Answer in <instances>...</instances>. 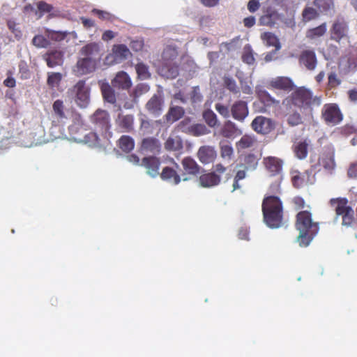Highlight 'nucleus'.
Wrapping results in <instances>:
<instances>
[{"instance_id":"obj_1","label":"nucleus","mask_w":357,"mask_h":357,"mask_svg":"<svg viewBox=\"0 0 357 357\" xmlns=\"http://www.w3.org/2000/svg\"><path fill=\"white\" fill-rule=\"evenodd\" d=\"M161 145L158 139L153 137L144 139L142 142L140 151L144 155H151L144 157L142 165L146 169V174L154 178L159 174V160L154 156L160 151Z\"/></svg>"},{"instance_id":"obj_2","label":"nucleus","mask_w":357,"mask_h":357,"mask_svg":"<svg viewBox=\"0 0 357 357\" xmlns=\"http://www.w3.org/2000/svg\"><path fill=\"white\" fill-rule=\"evenodd\" d=\"M296 229L299 231L296 241L300 246L307 247L319 232L318 223L312 222L311 213L307 211L297 214Z\"/></svg>"},{"instance_id":"obj_3","label":"nucleus","mask_w":357,"mask_h":357,"mask_svg":"<svg viewBox=\"0 0 357 357\" xmlns=\"http://www.w3.org/2000/svg\"><path fill=\"white\" fill-rule=\"evenodd\" d=\"M264 221L271 229H277L283 225L282 206L278 197L270 196L262 203Z\"/></svg>"},{"instance_id":"obj_4","label":"nucleus","mask_w":357,"mask_h":357,"mask_svg":"<svg viewBox=\"0 0 357 357\" xmlns=\"http://www.w3.org/2000/svg\"><path fill=\"white\" fill-rule=\"evenodd\" d=\"M292 102L295 106L303 110L306 117L310 118L312 107L321 105V96H314L310 89L300 87L293 93Z\"/></svg>"},{"instance_id":"obj_5","label":"nucleus","mask_w":357,"mask_h":357,"mask_svg":"<svg viewBox=\"0 0 357 357\" xmlns=\"http://www.w3.org/2000/svg\"><path fill=\"white\" fill-rule=\"evenodd\" d=\"M68 96L80 108H86L90 103V88L84 80H79L68 90Z\"/></svg>"},{"instance_id":"obj_6","label":"nucleus","mask_w":357,"mask_h":357,"mask_svg":"<svg viewBox=\"0 0 357 357\" xmlns=\"http://www.w3.org/2000/svg\"><path fill=\"white\" fill-rule=\"evenodd\" d=\"M347 201L345 199H332L331 204L335 208L336 215L342 216V225L350 227L354 220V211L349 206H347Z\"/></svg>"},{"instance_id":"obj_7","label":"nucleus","mask_w":357,"mask_h":357,"mask_svg":"<svg viewBox=\"0 0 357 357\" xmlns=\"http://www.w3.org/2000/svg\"><path fill=\"white\" fill-rule=\"evenodd\" d=\"M165 100L160 93L154 94L146 103L145 110L152 117H158L164 110Z\"/></svg>"},{"instance_id":"obj_8","label":"nucleus","mask_w":357,"mask_h":357,"mask_svg":"<svg viewBox=\"0 0 357 357\" xmlns=\"http://www.w3.org/2000/svg\"><path fill=\"white\" fill-rule=\"evenodd\" d=\"M322 117L328 124L331 125H335L342 120V115L335 104H328L323 107Z\"/></svg>"},{"instance_id":"obj_9","label":"nucleus","mask_w":357,"mask_h":357,"mask_svg":"<svg viewBox=\"0 0 357 357\" xmlns=\"http://www.w3.org/2000/svg\"><path fill=\"white\" fill-rule=\"evenodd\" d=\"M251 127L256 132L266 135L274 129L275 123L269 118L258 116L252 121Z\"/></svg>"},{"instance_id":"obj_10","label":"nucleus","mask_w":357,"mask_h":357,"mask_svg":"<svg viewBox=\"0 0 357 357\" xmlns=\"http://www.w3.org/2000/svg\"><path fill=\"white\" fill-rule=\"evenodd\" d=\"M98 63L91 59L81 56L74 66L73 72L77 76L86 75L96 70Z\"/></svg>"},{"instance_id":"obj_11","label":"nucleus","mask_w":357,"mask_h":357,"mask_svg":"<svg viewBox=\"0 0 357 357\" xmlns=\"http://www.w3.org/2000/svg\"><path fill=\"white\" fill-rule=\"evenodd\" d=\"M91 122L94 124L95 128L99 131H105L109 126V115L102 109H98L91 117Z\"/></svg>"},{"instance_id":"obj_12","label":"nucleus","mask_w":357,"mask_h":357,"mask_svg":"<svg viewBox=\"0 0 357 357\" xmlns=\"http://www.w3.org/2000/svg\"><path fill=\"white\" fill-rule=\"evenodd\" d=\"M100 45L96 43H90L83 46L79 50L81 56L93 59L98 62L101 56Z\"/></svg>"},{"instance_id":"obj_13","label":"nucleus","mask_w":357,"mask_h":357,"mask_svg":"<svg viewBox=\"0 0 357 357\" xmlns=\"http://www.w3.org/2000/svg\"><path fill=\"white\" fill-rule=\"evenodd\" d=\"M130 54L129 49L125 45H114L112 54L106 57L109 63H120L122 60L127 59Z\"/></svg>"},{"instance_id":"obj_14","label":"nucleus","mask_w":357,"mask_h":357,"mask_svg":"<svg viewBox=\"0 0 357 357\" xmlns=\"http://www.w3.org/2000/svg\"><path fill=\"white\" fill-rule=\"evenodd\" d=\"M197 157L202 164H209L216 158L217 152L214 146L204 145L198 149Z\"/></svg>"},{"instance_id":"obj_15","label":"nucleus","mask_w":357,"mask_h":357,"mask_svg":"<svg viewBox=\"0 0 357 357\" xmlns=\"http://www.w3.org/2000/svg\"><path fill=\"white\" fill-rule=\"evenodd\" d=\"M101 91L104 100L114 106L116 111H120L121 109V103L116 100V96L113 86L107 83H103L101 85Z\"/></svg>"},{"instance_id":"obj_16","label":"nucleus","mask_w":357,"mask_h":357,"mask_svg":"<svg viewBox=\"0 0 357 357\" xmlns=\"http://www.w3.org/2000/svg\"><path fill=\"white\" fill-rule=\"evenodd\" d=\"M248 113V107L245 101H236L231 107V116L238 121L243 122Z\"/></svg>"},{"instance_id":"obj_17","label":"nucleus","mask_w":357,"mask_h":357,"mask_svg":"<svg viewBox=\"0 0 357 357\" xmlns=\"http://www.w3.org/2000/svg\"><path fill=\"white\" fill-rule=\"evenodd\" d=\"M185 111L183 107L170 105L167 112L163 116L162 120V125H169L180 119L184 115Z\"/></svg>"},{"instance_id":"obj_18","label":"nucleus","mask_w":357,"mask_h":357,"mask_svg":"<svg viewBox=\"0 0 357 357\" xmlns=\"http://www.w3.org/2000/svg\"><path fill=\"white\" fill-rule=\"evenodd\" d=\"M243 133L242 130L230 120H227L219 131V134L225 138L233 139Z\"/></svg>"},{"instance_id":"obj_19","label":"nucleus","mask_w":357,"mask_h":357,"mask_svg":"<svg viewBox=\"0 0 357 357\" xmlns=\"http://www.w3.org/2000/svg\"><path fill=\"white\" fill-rule=\"evenodd\" d=\"M112 84L115 88L128 89L131 86L132 82L126 73L121 71L116 75L112 81Z\"/></svg>"},{"instance_id":"obj_20","label":"nucleus","mask_w":357,"mask_h":357,"mask_svg":"<svg viewBox=\"0 0 357 357\" xmlns=\"http://www.w3.org/2000/svg\"><path fill=\"white\" fill-rule=\"evenodd\" d=\"M47 65L50 68L61 66L63 62V54L61 51L52 50L44 55Z\"/></svg>"},{"instance_id":"obj_21","label":"nucleus","mask_w":357,"mask_h":357,"mask_svg":"<svg viewBox=\"0 0 357 357\" xmlns=\"http://www.w3.org/2000/svg\"><path fill=\"white\" fill-rule=\"evenodd\" d=\"M264 163L267 170L272 175L280 174L282 169V161L273 156H269L264 159Z\"/></svg>"},{"instance_id":"obj_22","label":"nucleus","mask_w":357,"mask_h":357,"mask_svg":"<svg viewBox=\"0 0 357 357\" xmlns=\"http://www.w3.org/2000/svg\"><path fill=\"white\" fill-rule=\"evenodd\" d=\"M149 86L146 84H139L137 85L131 94L132 102H126L123 107L126 109H131L134 107V103H137L139 98L149 91Z\"/></svg>"},{"instance_id":"obj_23","label":"nucleus","mask_w":357,"mask_h":357,"mask_svg":"<svg viewBox=\"0 0 357 357\" xmlns=\"http://www.w3.org/2000/svg\"><path fill=\"white\" fill-rule=\"evenodd\" d=\"M199 182V185L202 187L211 188L220 183V177L215 172L205 174L200 176Z\"/></svg>"},{"instance_id":"obj_24","label":"nucleus","mask_w":357,"mask_h":357,"mask_svg":"<svg viewBox=\"0 0 357 357\" xmlns=\"http://www.w3.org/2000/svg\"><path fill=\"white\" fill-rule=\"evenodd\" d=\"M300 61L301 63L310 70H314L317 65L315 53L312 50L303 52L301 55Z\"/></svg>"},{"instance_id":"obj_25","label":"nucleus","mask_w":357,"mask_h":357,"mask_svg":"<svg viewBox=\"0 0 357 357\" xmlns=\"http://www.w3.org/2000/svg\"><path fill=\"white\" fill-rule=\"evenodd\" d=\"M165 147L168 151H180L183 147V141L179 136L171 134L165 144Z\"/></svg>"},{"instance_id":"obj_26","label":"nucleus","mask_w":357,"mask_h":357,"mask_svg":"<svg viewBox=\"0 0 357 357\" xmlns=\"http://www.w3.org/2000/svg\"><path fill=\"white\" fill-rule=\"evenodd\" d=\"M160 177L162 180L173 185H177L181 181V176L176 173V172L169 167H166L162 169V173L160 174Z\"/></svg>"},{"instance_id":"obj_27","label":"nucleus","mask_w":357,"mask_h":357,"mask_svg":"<svg viewBox=\"0 0 357 357\" xmlns=\"http://www.w3.org/2000/svg\"><path fill=\"white\" fill-rule=\"evenodd\" d=\"M182 166L187 174L196 176L199 173V166L194 159L190 157H186L182 160Z\"/></svg>"},{"instance_id":"obj_28","label":"nucleus","mask_w":357,"mask_h":357,"mask_svg":"<svg viewBox=\"0 0 357 357\" xmlns=\"http://www.w3.org/2000/svg\"><path fill=\"white\" fill-rule=\"evenodd\" d=\"M347 33V26L344 22L337 21L333 26L331 38L333 40H339L346 36Z\"/></svg>"},{"instance_id":"obj_29","label":"nucleus","mask_w":357,"mask_h":357,"mask_svg":"<svg viewBox=\"0 0 357 357\" xmlns=\"http://www.w3.org/2000/svg\"><path fill=\"white\" fill-rule=\"evenodd\" d=\"M258 165V158L253 154L246 155L242 163L238 165L236 168H244L247 171H254Z\"/></svg>"},{"instance_id":"obj_30","label":"nucleus","mask_w":357,"mask_h":357,"mask_svg":"<svg viewBox=\"0 0 357 357\" xmlns=\"http://www.w3.org/2000/svg\"><path fill=\"white\" fill-rule=\"evenodd\" d=\"M257 144V139L253 135H245L236 144L238 149L252 148Z\"/></svg>"},{"instance_id":"obj_31","label":"nucleus","mask_w":357,"mask_h":357,"mask_svg":"<svg viewBox=\"0 0 357 357\" xmlns=\"http://www.w3.org/2000/svg\"><path fill=\"white\" fill-rule=\"evenodd\" d=\"M118 125L124 131L128 132L133 128V116L119 114L117 119Z\"/></svg>"},{"instance_id":"obj_32","label":"nucleus","mask_w":357,"mask_h":357,"mask_svg":"<svg viewBox=\"0 0 357 357\" xmlns=\"http://www.w3.org/2000/svg\"><path fill=\"white\" fill-rule=\"evenodd\" d=\"M326 31V25L325 23L320 26L309 29L306 33V37L311 40H317L321 37Z\"/></svg>"},{"instance_id":"obj_33","label":"nucleus","mask_w":357,"mask_h":357,"mask_svg":"<svg viewBox=\"0 0 357 357\" xmlns=\"http://www.w3.org/2000/svg\"><path fill=\"white\" fill-rule=\"evenodd\" d=\"M270 84L271 86L273 88L286 89L291 86V80L287 77H278L272 79Z\"/></svg>"},{"instance_id":"obj_34","label":"nucleus","mask_w":357,"mask_h":357,"mask_svg":"<svg viewBox=\"0 0 357 357\" xmlns=\"http://www.w3.org/2000/svg\"><path fill=\"white\" fill-rule=\"evenodd\" d=\"M314 3L321 13H331L333 9V0H314Z\"/></svg>"},{"instance_id":"obj_35","label":"nucleus","mask_w":357,"mask_h":357,"mask_svg":"<svg viewBox=\"0 0 357 357\" xmlns=\"http://www.w3.org/2000/svg\"><path fill=\"white\" fill-rule=\"evenodd\" d=\"M203 117L209 127L213 128L220 123L216 114L211 109L206 110Z\"/></svg>"},{"instance_id":"obj_36","label":"nucleus","mask_w":357,"mask_h":357,"mask_svg":"<svg viewBox=\"0 0 357 357\" xmlns=\"http://www.w3.org/2000/svg\"><path fill=\"white\" fill-rule=\"evenodd\" d=\"M119 146L125 152H129L134 149V140L129 136H122L119 139Z\"/></svg>"},{"instance_id":"obj_37","label":"nucleus","mask_w":357,"mask_h":357,"mask_svg":"<svg viewBox=\"0 0 357 357\" xmlns=\"http://www.w3.org/2000/svg\"><path fill=\"white\" fill-rule=\"evenodd\" d=\"M211 132V130L207 127L202 123L193 124L189 133L195 136L206 135Z\"/></svg>"},{"instance_id":"obj_38","label":"nucleus","mask_w":357,"mask_h":357,"mask_svg":"<svg viewBox=\"0 0 357 357\" xmlns=\"http://www.w3.org/2000/svg\"><path fill=\"white\" fill-rule=\"evenodd\" d=\"M69 33L67 31H56L47 29L45 30L46 36L51 40L55 41H61L66 38Z\"/></svg>"},{"instance_id":"obj_39","label":"nucleus","mask_w":357,"mask_h":357,"mask_svg":"<svg viewBox=\"0 0 357 357\" xmlns=\"http://www.w3.org/2000/svg\"><path fill=\"white\" fill-rule=\"evenodd\" d=\"M62 79V75L60 73H48L47 83L51 88H54L59 86Z\"/></svg>"},{"instance_id":"obj_40","label":"nucleus","mask_w":357,"mask_h":357,"mask_svg":"<svg viewBox=\"0 0 357 357\" xmlns=\"http://www.w3.org/2000/svg\"><path fill=\"white\" fill-rule=\"evenodd\" d=\"M234 155V149L229 144L220 145V156L225 161L230 162Z\"/></svg>"},{"instance_id":"obj_41","label":"nucleus","mask_w":357,"mask_h":357,"mask_svg":"<svg viewBox=\"0 0 357 357\" xmlns=\"http://www.w3.org/2000/svg\"><path fill=\"white\" fill-rule=\"evenodd\" d=\"M242 60L244 63L248 65H252L255 63V59L254 57L253 52L249 45H245L243 48Z\"/></svg>"},{"instance_id":"obj_42","label":"nucleus","mask_w":357,"mask_h":357,"mask_svg":"<svg viewBox=\"0 0 357 357\" xmlns=\"http://www.w3.org/2000/svg\"><path fill=\"white\" fill-rule=\"evenodd\" d=\"M302 119L303 117L297 111H293L287 115V121L288 123L291 126L301 124L303 122Z\"/></svg>"},{"instance_id":"obj_43","label":"nucleus","mask_w":357,"mask_h":357,"mask_svg":"<svg viewBox=\"0 0 357 357\" xmlns=\"http://www.w3.org/2000/svg\"><path fill=\"white\" fill-rule=\"evenodd\" d=\"M261 39L269 46H280L276 36L270 32H265L261 34Z\"/></svg>"},{"instance_id":"obj_44","label":"nucleus","mask_w":357,"mask_h":357,"mask_svg":"<svg viewBox=\"0 0 357 357\" xmlns=\"http://www.w3.org/2000/svg\"><path fill=\"white\" fill-rule=\"evenodd\" d=\"M307 144L305 142H299L295 146L294 151L296 155L299 159H304L307 155Z\"/></svg>"},{"instance_id":"obj_45","label":"nucleus","mask_w":357,"mask_h":357,"mask_svg":"<svg viewBox=\"0 0 357 357\" xmlns=\"http://www.w3.org/2000/svg\"><path fill=\"white\" fill-rule=\"evenodd\" d=\"M162 120L151 121L147 119H142L141 122V128L145 130L147 133H151L152 130L150 129L151 126H162Z\"/></svg>"},{"instance_id":"obj_46","label":"nucleus","mask_w":357,"mask_h":357,"mask_svg":"<svg viewBox=\"0 0 357 357\" xmlns=\"http://www.w3.org/2000/svg\"><path fill=\"white\" fill-rule=\"evenodd\" d=\"M317 15L316 10L311 7H306L302 13L303 20L305 22L315 19Z\"/></svg>"},{"instance_id":"obj_47","label":"nucleus","mask_w":357,"mask_h":357,"mask_svg":"<svg viewBox=\"0 0 357 357\" xmlns=\"http://www.w3.org/2000/svg\"><path fill=\"white\" fill-rule=\"evenodd\" d=\"M177 51L174 47H167L162 53V59L166 61H172L177 56Z\"/></svg>"},{"instance_id":"obj_48","label":"nucleus","mask_w":357,"mask_h":357,"mask_svg":"<svg viewBox=\"0 0 357 357\" xmlns=\"http://www.w3.org/2000/svg\"><path fill=\"white\" fill-rule=\"evenodd\" d=\"M183 63L182 65V70H183L185 71H188L190 73V72L195 73L196 71V69H197L196 64L194 63V61L192 60H191L188 56L183 58Z\"/></svg>"},{"instance_id":"obj_49","label":"nucleus","mask_w":357,"mask_h":357,"mask_svg":"<svg viewBox=\"0 0 357 357\" xmlns=\"http://www.w3.org/2000/svg\"><path fill=\"white\" fill-rule=\"evenodd\" d=\"M224 83L226 88L234 93H238L239 89L236 85V81L231 77H225L224 79Z\"/></svg>"},{"instance_id":"obj_50","label":"nucleus","mask_w":357,"mask_h":357,"mask_svg":"<svg viewBox=\"0 0 357 357\" xmlns=\"http://www.w3.org/2000/svg\"><path fill=\"white\" fill-rule=\"evenodd\" d=\"M32 43L34 46L38 48L46 47L49 45L48 40L41 35H37L33 37Z\"/></svg>"},{"instance_id":"obj_51","label":"nucleus","mask_w":357,"mask_h":357,"mask_svg":"<svg viewBox=\"0 0 357 357\" xmlns=\"http://www.w3.org/2000/svg\"><path fill=\"white\" fill-rule=\"evenodd\" d=\"M137 73L140 79H145L149 77L148 68L143 63H138L135 67Z\"/></svg>"},{"instance_id":"obj_52","label":"nucleus","mask_w":357,"mask_h":357,"mask_svg":"<svg viewBox=\"0 0 357 357\" xmlns=\"http://www.w3.org/2000/svg\"><path fill=\"white\" fill-rule=\"evenodd\" d=\"M37 7H38V10L40 12V17H41L42 14L43 13H50V15H54V13H52V10H53V7L50 5V4H47L45 2H43V1H40L37 3Z\"/></svg>"},{"instance_id":"obj_53","label":"nucleus","mask_w":357,"mask_h":357,"mask_svg":"<svg viewBox=\"0 0 357 357\" xmlns=\"http://www.w3.org/2000/svg\"><path fill=\"white\" fill-rule=\"evenodd\" d=\"M192 125L190 118H185L178 123V127L182 132L189 133Z\"/></svg>"},{"instance_id":"obj_54","label":"nucleus","mask_w":357,"mask_h":357,"mask_svg":"<svg viewBox=\"0 0 357 357\" xmlns=\"http://www.w3.org/2000/svg\"><path fill=\"white\" fill-rule=\"evenodd\" d=\"M215 108L216 111L224 118H229L231 114V109H229L228 107L225 106L220 103L215 104Z\"/></svg>"},{"instance_id":"obj_55","label":"nucleus","mask_w":357,"mask_h":357,"mask_svg":"<svg viewBox=\"0 0 357 357\" xmlns=\"http://www.w3.org/2000/svg\"><path fill=\"white\" fill-rule=\"evenodd\" d=\"M190 95L191 101L193 103L199 102L202 100V96L200 93L199 89L198 86L192 88Z\"/></svg>"},{"instance_id":"obj_56","label":"nucleus","mask_w":357,"mask_h":357,"mask_svg":"<svg viewBox=\"0 0 357 357\" xmlns=\"http://www.w3.org/2000/svg\"><path fill=\"white\" fill-rule=\"evenodd\" d=\"M322 165L324 169L331 173L335 169V162L333 157L324 159L322 161Z\"/></svg>"},{"instance_id":"obj_57","label":"nucleus","mask_w":357,"mask_h":357,"mask_svg":"<svg viewBox=\"0 0 357 357\" xmlns=\"http://www.w3.org/2000/svg\"><path fill=\"white\" fill-rule=\"evenodd\" d=\"M63 107V102L60 100H56L53 104V109L54 112L60 117L64 116Z\"/></svg>"},{"instance_id":"obj_58","label":"nucleus","mask_w":357,"mask_h":357,"mask_svg":"<svg viewBox=\"0 0 357 357\" xmlns=\"http://www.w3.org/2000/svg\"><path fill=\"white\" fill-rule=\"evenodd\" d=\"M292 183L294 185L296 188H300L303 184V178H301L297 172H294L292 173Z\"/></svg>"},{"instance_id":"obj_59","label":"nucleus","mask_w":357,"mask_h":357,"mask_svg":"<svg viewBox=\"0 0 357 357\" xmlns=\"http://www.w3.org/2000/svg\"><path fill=\"white\" fill-rule=\"evenodd\" d=\"M348 176L351 178H357V163L352 164L347 172Z\"/></svg>"},{"instance_id":"obj_60","label":"nucleus","mask_w":357,"mask_h":357,"mask_svg":"<svg viewBox=\"0 0 357 357\" xmlns=\"http://www.w3.org/2000/svg\"><path fill=\"white\" fill-rule=\"evenodd\" d=\"M259 0H250L248 4V8L250 12H255L259 7Z\"/></svg>"},{"instance_id":"obj_61","label":"nucleus","mask_w":357,"mask_h":357,"mask_svg":"<svg viewBox=\"0 0 357 357\" xmlns=\"http://www.w3.org/2000/svg\"><path fill=\"white\" fill-rule=\"evenodd\" d=\"M143 45L144 44L142 40H137L132 41L131 43L130 47L133 50L137 52L142 49Z\"/></svg>"},{"instance_id":"obj_62","label":"nucleus","mask_w":357,"mask_h":357,"mask_svg":"<svg viewBox=\"0 0 357 357\" xmlns=\"http://www.w3.org/2000/svg\"><path fill=\"white\" fill-rule=\"evenodd\" d=\"M241 89L242 91L245 94H251L252 93L251 86L245 82L241 81Z\"/></svg>"},{"instance_id":"obj_63","label":"nucleus","mask_w":357,"mask_h":357,"mask_svg":"<svg viewBox=\"0 0 357 357\" xmlns=\"http://www.w3.org/2000/svg\"><path fill=\"white\" fill-rule=\"evenodd\" d=\"M237 169H238V171L236 172L235 178H236V180L243 179L246 176L245 172L247 170L245 169L244 168H237Z\"/></svg>"},{"instance_id":"obj_64","label":"nucleus","mask_w":357,"mask_h":357,"mask_svg":"<svg viewBox=\"0 0 357 357\" xmlns=\"http://www.w3.org/2000/svg\"><path fill=\"white\" fill-rule=\"evenodd\" d=\"M244 25L247 27H252L255 23V18L252 16L246 17L243 20Z\"/></svg>"}]
</instances>
